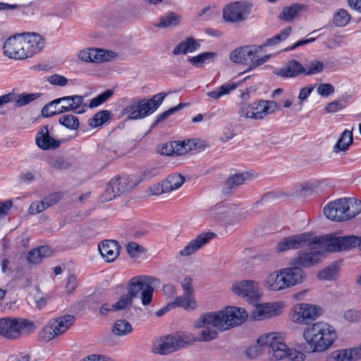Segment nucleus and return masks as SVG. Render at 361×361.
Listing matches in <instances>:
<instances>
[{"mask_svg": "<svg viewBox=\"0 0 361 361\" xmlns=\"http://www.w3.org/2000/svg\"><path fill=\"white\" fill-rule=\"evenodd\" d=\"M159 282L157 278L148 275L133 277L127 286L128 293L133 298H140L143 305H148L152 300L154 286Z\"/></svg>", "mask_w": 361, "mask_h": 361, "instance_id": "obj_5", "label": "nucleus"}, {"mask_svg": "<svg viewBox=\"0 0 361 361\" xmlns=\"http://www.w3.org/2000/svg\"><path fill=\"white\" fill-rule=\"evenodd\" d=\"M63 197L60 192H54L44 197V202L47 208L56 204Z\"/></svg>", "mask_w": 361, "mask_h": 361, "instance_id": "obj_54", "label": "nucleus"}, {"mask_svg": "<svg viewBox=\"0 0 361 361\" xmlns=\"http://www.w3.org/2000/svg\"><path fill=\"white\" fill-rule=\"evenodd\" d=\"M344 317L346 320L355 322L359 321L361 317V312L357 310H350L345 312Z\"/></svg>", "mask_w": 361, "mask_h": 361, "instance_id": "obj_63", "label": "nucleus"}, {"mask_svg": "<svg viewBox=\"0 0 361 361\" xmlns=\"http://www.w3.org/2000/svg\"><path fill=\"white\" fill-rule=\"evenodd\" d=\"M324 68V64L322 61L317 60H312L307 61L304 66L303 74L310 75H315L321 73Z\"/></svg>", "mask_w": 361, "mask_h": 361, "instance_id": "obj_42", "label": "nucleus"}, {"mask_svg": "<svg viewBox=\"0 0 361 361\" xmlns=\"http://www.w3.org/2000/svg\"><path fill=\"white\" fill-rule=\"evenodd\" d=\"M239 115L245 118L256 119V114H255L254 108H252V103L249 105H243L239 110Z\"/></svg>", "mask_w": 361, "mask_h": 361, "instance_id": "obj_55", "label": "nucleus"}, {"mask_svg": "<svg viewBox=\"0 0 361 361\" xmlns=\"http://www.w3.org/2000/svg\"><path fill=\"white\" fill-rule=\"evenodd\" d=\"M158 173V169L152 168L143 171L142 174L140 176H137L135 175L134 176L137 178V180H139L140 183L142 180H148L155 177L156 176H157Z\"/></svg>", "mask_w": 361, "mask_h": 361, "instance_id": "obj_57", "label": "nucleus"}, {"mask_svg": "<svg viewBox=\"0 0 361 361\" xmlns=\"http://www.w3.org/2000/svg\"><path fill=\"white\" fill-rule=\"evenodd\" d=\"M59 104H52L51 106H50L47 111H44L45 108L48 106V104H47L42 109V116L45 117H50L53 115L70 111L68 105L62 104L59 106Z\"/></svg>", "mask_w": 361, "mask_h": 361, "instance_id": "obj_43", "label": "nucleus"}, {"mask_svg": "<svg viewBox=\"0 0 361 361\" xmlns=\"http://www.w3.org/2000/svg\"><path fill=\"white\" fill-rule=\"evenodd\" d=\"M310 249L298 251L296 255L290 260V265H295L300 269L308 268L319 263L323 257L324 252L317 250L318 245H312Z\"/></svg>", "mask_w": 361, "mask_h": 361, "instance_id": "obj_10", "label": "nucleus"}, {"mask_svg": "<svg viewBox=\"0 0 361 361\" xmlns=\"http://www.w3.org/2000/svg\"><path fill=\"white\" fill-rule=\"evenodd\" d=\"M317 245L329 252L350 250L357 246L359 237L356 235L334 236L328 234L316 236Z\"/></svg>", "mask_w": 361, "mask_h": 361, "instance_id": "obj_8", "label": "nucleus"}, {"mask_svg": "<svg viewBox=\"0 0 361 361\" xmlns=\"http://www.w3.org/2000/svg\"><path fill=\"white\" fill-rule=\"evenodd\" d=\"M131 324L125 319L117 320L113 327L114 334L120 336H126L132 331Z\"/></svg>", "mask_w": 361, "mask_h": 361, "instance_id": "obj_41", "label": "nucleus"}, {"mask_svg": "<svg viewBox=\"0 0 361 361\" xmlns=\"http://www.w3.org/2000/svg\"><path fill=\"white\" fill-rule=\"evenodd\" d=\"M128 253L133 257L143 251V247L135 242L129 243L126 247Z\"/></svg>", "mask_w": 361, "mask_h": 361, "instance_id": "obj_62", "label": "nucleus"}, {"mask_svg": "<svg viewBox=\"0 0 361 361\" xmlns=\"http://www.w3.org/2000/svg\"><path fill=\"white\" fill-rule=\"evenodd\" d=\"M216 54L212 51L203 52L197 56L188 58V61L196 67H202L204 63H209L215 59Z\"/></svg>", "mask_w": 361, "mask_h": 361, "instance_id": "obj_37", "label": "nucleus"}, {"mask_svg": "<svg viewBox=\"0 0 361 361\" xmlns=\"http://www.w3.org/2000/svg\"><path fill=\"white\" fill-rule=\"evenodd\" d=\"M35 329L32 322L23 318L6 317L0 318V336L8 340H17Z\"/></svg>", "mask_w": 361, "mask_h": 361, "instance_id": "obj_6", "label": "nucleus"}, {"mask_svg": "<svg viewBox=\"0 0 361 361\" xmlns=\"http://www.w3.org/2000/svg\"><path fill=\"white\" fill-rule=\"evenodd\" d=\"M110 119V112L108 110H103L95 114L88 120V125L92 128L101 126Z\"/></svg>", "mask_w": 361, "mask_h": 361, "instance_id": "obj_39", "label": "nucleus"}, {"mask_svg": "<svg viewBox=\"0 0 361 361\" xmlns=\"http://www.w3.org/2000/svg\"><path fill=\"white\" fill-rule=\"evenodd\" d=\"M247 318L245 309L235 307H227L224 310L209 312L202 314L195 322V326L202 328L200 331V341H209L216 338L218 331L208 326L212 325L219 331H225L243 324Z\"/></svg>", "mask_w": 361, "mask_h": 361, "instance_id": "obj_1", "label": "nucleus"}, {"mask_svg": "<svg viewBox=\"0 0 361 361\" xmlns=\"http://www.w3.org/2000/svg\"><path fill=\"white\" fill-rule=\"evenodd\" d=\"M262 50V47L256 45L244 46L239 47L230 54V59L238 63H247L249 59H252L254 55Z\"/></svg>", "mask_w": 361, "mask_h": 361, "instance_id": "obj_20", "label": "nucleus"}, {"mask_svg": "<svg viewBox=\"0 0 361 361\" xmlns=\"http://www.w3.org/2000/svg\"><path fill=\"white\" fill-rule=\"evenodd\" d=\"M48 81L54 85H59L61 87L66 85L68 83V79L66 77L58 74L51 75L48 78Z\"/></svg>", "mask_w": 361, "mask_h": 361, "instance_id": "obj_58", "label": "nucleus"}, {"mask_svg": "<svg viewBox=\"0 0 361 361\" xmlns=\"http://www.w3.org/2000/svg\"><path fill=\"white\" fill-rule=\"evenodd\" d=\"M188 104L185 103H180L176 106L170 108L167 111H164L163 113L158 115L157 120L152 123L151 128H154L157 127L160 123L165 121L166 118H168L171 115L173 114L178 110L183 109Z\"/></svg>", "mask_w": 361, "mask_h": 361, "instance_id": "obj_44", "label": "nucleus"}, {"mask_svg": "<svg viewBox=\"0 0 361 361\" xmlns=\"http://www.w3.org/2000/svg\"><path fill=\"white\" fill-rule=\"evenodd\" d=\"M270 58V55H265L264 56L259 57L257 55V53L254 55L253 59H249V61H251V64L250 66V69L255 68L264 63H265Z\"/></svg>", "mask_w": 361, "mask_h": 361, "instance_id": "obj_60", "label": "nucleus"}, {"mask_svg": "<svg viewBox=\"0 0 361 361\" xmlns=\"http://www.w3.org/2000/svg\"><path fill=\"white\" fill-rule=\"evenodd\" d=\"M59 123L70 130H76L80 125L78 117L73 114L61 116L59 118Z\"/></svg>", "mask_w": 361, "mask_h": 361, "instance_id": "obj_45", "label": "nucleus"}, {"mask_svg": "<svg viewBox=\"0 0 361 361\" xmlns=\"http://www.w3.org/2000/svg\"><path fill=\"white\" fill-rule=\"evenodd\" d=\"M61 102H68L70 111L78 114L85 113L88 109V105L84 102V97L72 95L56 99L48 103V106L45 108L44 111H47L52 104H61Z\"/></svg>", "mask_w": 361, "mask_h": 361, "instance_id": "obj_17", "label": "nucleus"}, {"mask_svg": "<svg viewBox=\"0 0 361 361\" xmlns=\"http://www.w3.org/2000/svg\"><path fill=\"white\" fill-rule=\"evenodd\" d=\"M185 182V178L180 174L174 173L169 176L164 181L165 191L170 192L178 189Z\"/></svg>", "mask_w": 361, "mask_h": 361, "instance_id": "obj_35", "label": "nucleus"}, {"mask_svg": "<svg viewBox=\"0 0 361 361\" xmlns=\"http://www.w3.org/2000/svg\"><path fill=\"white\" fill-rule=\"evenodd\" d=\"M322 314V308L316 305L302 303L292 310L290 319L298 324H307L309 321L316 319Z\"/></svg>", "mask_w": 361, "mask_h": 361, "instance_id": "obj_11", "label": "nucleus"}, {"mask_svg": "<svg viewBox=\"0 0 361 361\" xmlns=\"http://www.w3.org/2000/svg\"><path fill=\"white\" fill-rule=\"evenodd\" d=\"M316 236L312 237L310 232H305L282 238L276 245V250L279 252L289 250H297L304 246L311 247L317 245Z\"/></svg>", "mask_w": 361, "mask_h": 361, "instance_id": "obj_9", "label": "nucleus"}, {"mask_svg": "<svg viewBox=\"0 0 361 361\" xmlns=\"http://www.w3.org/2000/svg\"><path fill=\"white\" fill-rule=\"evenodd\" d=\"M302 7V4H293L290 6H286L281 12L279 18L286 22H290L298 16Z\"/></svg>", "mask_w": 361, "mask_h": 361, "instance_id": "obj_36", "label": "nucleus"}, {"mask_svg": "<svg viewBox=\"0 0 361 361\" xmlns=\"http://www.w3.org/2000/svg\"><path fill=\"white\" fill-rule=\"evenodd\" d=\"M45 206L46 205L44 202V200L35 201L30 204V206L29 207V209H28L29 214H32V215L39 214L47 209V207Z\"/></svg>", "mask_w": 361, "mask_h": 361, "instance_id": "obj_56", "label": "nucleus"}, {"mask_svg": "<svg viewBox=\"0 0 361 361\" xmlns=\"http://www.w3.org/2000/svg\"><path fill=\"white\" fill-rule=\"evenodd\" d=\"M37 145L42 149L48 150L56 149L60 142L50 136L48 126H44L38 132L35 138Z\"/></svg>", "mask_w": 361, "mask_h": 361, "instance_id": "obj_22", "label": "nucleus"}, {"mask_svg": "<svg viewBox=\"0 0 361 361\" xmlns=\"http://www.w3.org/2000/svg\"><path fill=\"white\" fill-rule=\"evenodd\" d=\"M247 177V173H240L231 175L226 181L224 193L226 195L230 194L235 188L243 184Z\"/></svg>", "mask_w": 361, "mask_h": 361, "instance_id": "obj_32", "label": "nucleus"}, {"mask_svg": "<svg viewBox=\"0 0 361 361\" xmlns=\"http://www.w3.org/2000/svg\"><path fill=\"white\" fill-rule=\"evenodd\" d=\"M233 292L252 304H255L260 297L259 283L251 280L241 281L233 285Z\"/></svg>", "mask_w": 361, "mask_h": 361, "instance_id": "obj_14", "label": "nucleus"}, {"mask_svg": "<svg viewBox=\"0 0 361 361\" xmlns=\"http://www.w3.org/2000/svg\"><path fill=\"white\" fill-rule=\"evenodd\" d=\"M49 164L52 167L60 170L66 169L69 167V164L61 157L51 159L49 161Z\"/></svg>", "mask_w": 361, "mask_h": 361, "instance_id": "obj_59", "label": "nucleus"}, {"mask_svg": "<svg viewBox=\"0 0 361 361\" xmlns=\"http://www.w3.org/2000/svg\"><path fill=\"white\" fill-rule=\"evenodd\" d=\"M24 39V51L26 59L39 52L44 47V39L36 33H23Z\"/></svg>", "mask_w": 361, "mask_h": 361, "instance_id": "obj_19", "label": "nucleus"}, {"mask_svg": "<svg viewBox=\"0 0 361 361\" xmlns=\"http://www.w3.org/2000/svg\"><path fill=\"white\" fill-rule=\"evenodd\" d=\"M290 32H291L290 27H288L285 28L284 30H281L279 34L276 35L275 36H274L271 38H269L267 40L266 43L264 44L262 46H261L262 49L267 46H272V45H275V44L280 43L281 42L283 41L284 39H286L288 37V36L290 35Z\"/></svg>", "mask_w": 361, "mask_h": 361, "instance_id": "obj_47", "label": "nucleus"}, {"mask_svg": "<svg viewBox=\"0 0 361 361\" xmlns=\"http://www.w3.org/2000/svg\"><path fill=\"white\" fill-rule=\"evenodd\" d=\"M338 274V267L336 264H332L321 270L317 276L319 279L331 280L334 279Z\"/></svg>", "mask_w": 361, "mask_h": 361, "instance_id": "obj_48", "label": "nucleus"}, {"mask_svg": "<svg viewBox=\"0 0 361 361\" xmlns=\"http://www.w3.org/2000/svg\"><path fill=\"white\" fill-rule=\"evenodd\" d=\"M56 334L59 336L65 333L75 322V317L66 314L51 322Z\"/></svg>", "mask_w": 361, "mask_h": 361, "instance_id": "obj_31", "label": "nucleus"}, {"mask_svg": "<svg viewBox=\"0 0 361 361\" xmlns=\"http://www.w3.org/2000/svg\"><path fill=\"white\" fill-rule=\"evenodd\" d=\"M41 94H42L40 93L23 94L20 95L18 99L16 100V105L18 106H25L39 98Z\"/></svg>", "mask_w": 361, "mask_h": 361, "instance_id": "obj_53", "label": "nucleus"}, {"mask_svg": "<svg viewBox=\"0 0 361 361\" xmlns=\"http://www.w3.org/2000/svg\"><path fill=\"white\" fill-rule=\"evenodd\" d=\"M99 250L106 262L114 261L119 255V245L116 240H107L99 245Z\"/></svg>", "mask_w": 361, "mask_h": 361, "instance_id": "obj_23", "label": "nucleus"}, {"mask_svg": "<svg viewBox=\"0 0 361 361\" xmlns=\"http://www.w3.org/2000/svg\"><path fill=\"white\" fill-rule=\"evenodd\" d=\"M235 82H227L217 87L215 90L208 92L207 95L214 99H219L221 97L230 94L237 88Z\"/></svg>", "mask_w": 361, "mask_h": 361, "instance_id": "obj_34", "label": "nucleus"}, {"mask_svg": "<svg viewBox=\"0 0 361 361\" xmlns=\"http://www.w3.org/2000/svg\"><path fill=\"white\" fill-rule=\"evenodd\" d=\"M250 12V6L246 3L235 1L224 6L223 17L227 22L238 23L246 20Z\"/></svg>", "mask_w": 361, "mask_h": 361, "instance_id": "obj_13", "label": "nucleus"}, {"mask_svg": "<svg viewBox=\"0 0 361 361\" xmlns=\"http://www.w3.org/2000/svg\"><path fill=\"white\" fill-rule=\"evenodd\" d=\"M281 270L273 271L268 274L264 280V286L272 291H280L286 289Z\"/></svg>", "mask_w": 361, "mask_h": 361, "instance_id": "obj_27", "label": "nucleus"}, {"mask_svg": "<svg viewBox=\"0 0 361 361\" xmlns=\"http://www.w3.org/2000/svg\"><path fill=\"white\" fill-rule=\"evenodd\" d=\"M186 343L181 334L169 335L154 343L152 351L157 354L167 355L183 347Z\"/></svg>", "mask_w": 361, "mask_h": 361, "instance_id": "obj_12", "label": "nucleus"}, {"mask_svg": "<svg viewBox=\"0 0 361 361\" xmlns=\"http://www.w3.org/2000/svg\"><path fill=\"white\" fill-rule=\"evenodd\" d=\"M256 119H262L267 115L274 112L279 109V105L274 101L260 100L252 103Z\"/></svg>", "mask_w": 361, "mask_h": 361, "instance_id": "obj_24", "label": "nucleus"}, {"mask_svg": "<svg viewBox=\"0 0 361 361\" xmlns=\"http://www.w3.org/2000/svg\"><path fill=\"white\" fill-rule=\"evenodd\" d=\"M166 97L164 92L154 95L149 99L133 101L123 110V114H128L130 120L142 119L153 114L161 104Z\"/></svg>", "mask_w": 361, "mask_h": 361, "instance_id": "obj_7", "label": "nucleus"}, {"mask_svg": "<svg viewBox=\"0 0 361 361\" xmlns=\"http://www.w3.org/2000/svg\"><path fill=\"white\" fill-rule=\"evenodd\" d=\"M109 184L111 188H113L111 189V197H116L122 192L135 188L139 184V180L133 175H123L111 179Z\"/></svg>", "mask_w": 361, "mask_h": 361, "instance_id": "obj_16", "label": "nucleus"}, {"mask_svg": "<svg viewBox=\"0 0 361 361\" xmlns=\"http://www.w3.org/2000/svg\"><path fill=\"white\" fill-rule=\"evenodd\" d=\"M215 235L214 233H202L197 235L195 239L190 240L189 243L180 251L182 256H190L200 249L203 245L209 243Z\"/></svg>", "mask_w": 361, "mask_h": 361, "instance_id": "obj_21", "label": "nucleus"}, {"mask_svg": "<svg viewBox=\"0 0 361 361\" xmlns=\"http://www.w3.org/2000/svg\"><path fill=\"white\" fill-rule=\"evenodd\" d=\"M173 156H180L192 150L194 142L191 140L173 141Z\"/></svg>", "mask_w": 361, "mask_h": 361, "instance_id": "obj_40", "label": "nucleus"}, {"mask_svg": "<svg viewBox=\"0 0 361 361\" xmlns=\"http://www.w3.org/2000/svg\"><path fill=\"white\" fill-rule=\"evenodd\" d=\"M170 305L173 306L174 308L180 307L190 311L196 309L197 302L194 294L183 293L182 295L176 297L173 301L171 302Z\"/></svg>", "mask_w": 361, "mask_h": 361, "instance_id": "obj_28", "label": "nucleus"}, {"mask_svg": "<svg viewBox=\"0 0 361 361\" xmlns=\"http://www.w3.org/2000/svg\"><path fill=\"white\" fill-rule=\"evenodd\" d=\"M24 39L22 34H18L8 38L4 44V54L16 60L26 59L24 51Z\"/></svg>", "mask_w": 361, "mask_h": 361, "instance_id": "obj_15", "label": "nucleus"}, {"mask_svg": "<svg viewBox=\"0 0 361 361\" xmlns=\"http://www.w3.org/2000/svg\"><path fill=\"white\" fill-rule=\"evenodd\" d=\"M290 266V267L280 269L286 289L302 283L306 277L305 272L303 269L295 265Z\"/></svg>", "mask_w": 361, "mask_h": 361, "instance_id": "obj_18", "label": "nucleus"}, {"mask_svg": "<svg viewBox=\"0 0 361 361\" xmlns=\"http://www.w3.org/2000/svg\"><path fill=\"white\" fill-rule=\"evenodd\" d=\"M58 336L51 322L43 328L39 334L40 338L45 341H49Z\"/></svg>", "mask_w": 361, "mask_h": 361, "instance_id": "obj_51", "label": "nucleus"}, {"mask_svg": "<svg viewBox=\"0 0 361 361\" xmlns=\"http://www.w3.org/2000/svg\"><path fill=\"white\" fill-rule=\"evenodd\" d=\"M133 298L128 293L127 295H123L120 300L117 301L114 305H111L112 310H122L126 309L128 305L132 304Z\"/></svg>", "mask_w": 361, "mask_h": 361, "instance_id": "obj_52", "label": "nucleus"}, {"mask_svg": "<svg viewBox=\"0 0 361 361\" xmlns=\"http://www.w3.org/2000/svg\"><path fill=\"white\" fill-rule=\"evenodd\" d=\"M252 305L256 307L251 314V318L254 320H262L277 314V310L273 304L265 303L259 305L257 300L255 304Z\"/></svg>", "mask_w": 361, "mask_h": 361, "instance_id": "obj_25", "label": "nucleus"}, {"mask_svg": "<svg viewBox=\"0 0 361 361\" xmlns=\"http://www.w3.org/2000/svg\"><path fill=\"white\" fill-rule=\"evenodd\" d=\"M317 93L322 97H328L334 92V87L332 85L324 83L320 85L317 88Z\"/></svg>", "mask_w": 361, "mask_h": 361, "instance_id": "obj_61", "label": "nucleus"}, {"mask_svg": "<svg viewBox=\"0 0 361 361\" xmlns=\"http://www.w3.org/2000/svg\"><path fill=\"white\" fill-rule=\"evenodd\" d=\"M327 361H352L348 349L335 350L327 357Z\"/></svg>", "mask_w": 361, "mask_h": 361, "instance_id": "obj_49", "label": "nucleus"}, {"mask_svg": "<svg viewBox=\"0 0 361 361\" xmlns=\"http://www.w3.org/2000/svg\"><path fill=\"white\" fill-rule=\"evenodd\" d=\"M304 71V66L302 63L295 60H291L275 73L282 78H295L300 74H303Z\"/></svg>", "mask_w": 361, "mask_h": 361, "instance_id": "obj_26", "label": "nucleus"}, {"mask_svg": "<svg viewBox=\"0 0 361 361\" xmlns=\"http://www.w3.org/2000/svg\"><path fill=\"white\" fill-rule=\"evenodd\" d=\"M51 250L49 246H40L30 250L27 253V259L30 264H37L42 262L44 258L51 255Z\"/></svg>", "mask_w": 361, "mask_h": 361, "instance_id": "obj_29", "label": "nucleus"}, {"mask_svg": "<svg viewBox=\"0 0 361 361\" xmlns=\"http://www.w3.org/2000/svg\"><path fill=\"white\" fill-rule=\"evenodd\" d=\"M303 338L312 352H323L332 345L336 333L329 324L319 322L305 328Z\"/></svg>", "mask_w": 361, "mask_h": 361, "instance_id": "obj_3", "label": "nucleus"}, {"mask_svg": "<svg viewBox=\"0 0 361 361\" xmlns=\"http://www.w3.org/2000/svg\"><path fill=\"white\" fill-rule=\"evenodd\" d=\"M113 91L111 90H107L103 93L99 94L97 97L91 99L90 104L88 105L89 108H94L97 107L104 102H105L109 97L113 95Z\"/></svg>", "mask_w": 361, "mask_h": 361, "instance_id": "obj_50", "label": "nucleus"}, {"mask_svg": "<svg viewBox=\"0 0 361 361\" xmlns=\"http://www.w3.org/2000/svg\"><path fill=\"white\" fill-rule=\"evenodd\" d=\"M200 48V44L196 39L192 37H188L174 47L173 49V54L174 55H178L180 54H186L198 50Z\"/></svg>", "mask_w": 361, "mask_h": 361, "instance_id": "obj_30", "label": "nucleus"}, {"mask_svg": "<svg viewBox=\"0 0 361 361\" xmlns=\"http://www.w3.org/2000/svg\"><path fill=\"white\" fill-rule=\"evenodd\" d=\"M180 17L175 13L169 12L166 15L160 17L158 27H169L176 26L179 24Z\"/></svg>", "mask_w": 361, "mask_h": 361, "instance_id": "obj_38", "label": "nucleus"}, {"mask_svg": "<svg viewBox=\"0 0 361 361\" xmlns=\"http://www.w3.org/2000/svg\"><path fill=\"white\" fill-rule=\"evenodd\" d=\"M323 212L324 214L331 221H346L360 213L361 201L353 198L338 199L326 204Z\"/></svg>", "mask_w": 361, "mask_h": 361, "instance_id": "obj_4", "label": "nucleus"}, {"mask_svg": "<svg viewBox=\"0 0 361 361\" xmlns=\"http://www.w3.org/2000/svg\"><path fill=\"white\" fill-rule=\"evenodd\" d=\"M353 133L350 130H345L341 135L339 139L334 147V151L336 153L341 151H345L353 143Z\"/></svg>", "mask_w": 361, "mask_h": 361, "instance_id": "obj_33", "label": "nucleus"}, {"mask_svg": "<svg viewBox=\"0 0 361 361\" xmlns=\"http://www.w3.org/2000/svg\"><path fill=\"white\" fill-rule=\"evenodd\" d=\"M31 357L29 354L19 352L8 357L7 361H30Z\"/></svg>", "mask_w": 361, "mask_h": 361, "instance_id": "obj_64", "label": "nucleus"}, {"mask_svg": "<svg viewBox=\"0 0 361 361\" xmlns=\"http://www.w3.org/2000/svg\"><path fill=\"white\" fill-rule=\"evenodd\" d=\"M350 20V15L345 9L341 8L334 16L333 22L337 27H344Z\"/></svg>", "mask_w": 361, "mask_h": 361, "instance_id": "obj_46", "label": "nucleus"}, {"mask_svg": "<svg viewBox=\"0 0 361 361\" xmlns=\"http://www.w3.org/2000/svg\"><path fill=\"white\" fill-rule=\"evenodd\" d=\"M257 345L247 349L246 351L247 356L252 358L257 357L258 348L262 347L266 348L268 354L276 360L288 359L291 361H303L305 358V355L300 351L288 348L274 332L260 336L257 339Z\"/></svg>", "mask_w": 361, "mask_h": 361, "instance_id": "obj_2", "label": "nucleus"}]
</instances>
